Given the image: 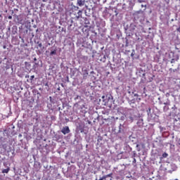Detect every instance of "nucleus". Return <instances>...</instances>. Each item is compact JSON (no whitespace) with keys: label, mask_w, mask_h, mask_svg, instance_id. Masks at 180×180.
Segmentation results:
<instances>
[{"label":"nucleus","mask_w":180,"mask_h":180,"mask_svg":"<svg viewBox=\"0 0 180 180\" xmlns=\"http://www.w3.org/2000/svg\"><path fill=\"white\" fill-rule=\"evenodd\" d=\"M6 137H9V131L4 129L0 131V140H6Z\"/></svg>","instance_id":"f257e3e1"},{"label":"nucleus","mask_w":180,"mask_h":180,"mask_svg":"<svg viewBox=\"0 0 180 180\" xmlns=\"http://www.w3.org/2000/svg\"><path fill=\"white\" fill-rule=\"evenodd\" d=\"M70 131V130L68 126L63 127V129H61V133H63V134H65V135L68 134Z\"/></svg>","instance_id":"f03ea898"},{"label":"nucleus","mask_w":180,"mask_h":180,"mask_svg":"<svg viewBox=\"0 0 180 180\" xmlns=\"http://www.w3.org/2000/svg\"><path fill=\"white\" fill-rule=\"evenodd\" d=\"M135 117H136V116L134 115L131 114V112H130V114L127 117L128 122H130L131 123H133V122L134 121Z\"/></svg>","instance_id":"7ed1b4c3"},{"label":"nucleus","mask_w":180,"mask_h":180,"mask_svg":"<svg viewBox=\"0 0 180 180\" xmlns=\"http://www.w3.org/2000/svg\"><path fill=\"white\" fill-rule=\"evenodd\" d=\"M78 6H84L85 5V0H77Z\"/></svg>","instance_id":"20e7f679"},{"label":"nucleus","mask_w":180,"mask_h":180,"mask_svg":"<svg viewBox=\"0 0 180 180\" xmlns=\"http://www.w3.org/2000/svg\"><path fill=\"white\" fill-rule=\"evenodd\" d=\"M25 68H27V70H32V65H30V63L29 62H25Z\"/></svg>","instance_id":"39448f33"},{"label":"nucleus","mask_w":180,"mask_h":180,"mask_svg":"<svg viewBox=\"0 0 180 180\" xmlns=\"http://www.w3.org/2000/svg\"><path fill=\"white\" fill-rule=\"evenodd\" d=\"M56 55H57V49H53L50 53V56H56Z\"/></svg>","instance_id":"423d86ee"},{"label":"nucleus","mask_w":180,"mask_h":180,"mask_svg":"<svg viewBox=\"0 0 180 180\" xmlns=\"http://www.w3.org/2000/svg\"><path fill=\"white\" fill-rule=\"evenodd\" d=\"M88 70H83V77H84V78H86V77H88Z\"/></svg>","instance_id":"0eeeda50"},{"label":"nucleus","mask_w":180,"mask_h":180,"mask_svg":"<svg viewBox=\"0 0 180 180\" xmlns=\"http://www.w3.org/2000/svg\"><path fill=\"white\" fill-rule=\"evenodd\" d=\"M9 167H8L7 169H4L3 170H2V173L3 174H8V172H9Z\"/></svg>","instance_id":"6e6552de"},{"label":"nucleus","mask_w":180,"mask_h":180,"mask_svg":"<svg viewBox=\"0 0 180 180\" xmlns=\"http://www.w3.org/2000/svg\"><path fill=\"white\" fill-rule=\"evenodd\" d=\"M169 110V107H167V106H165L163 108V112H167Z\"/></svg>","instance_id":"1a4fd4ad"},{"label":"nucleus","mask_w":180,"mask_h":180,"mask_svg":"<svg viewBox=\"0 0 180 180\" xmlns=\"http://www.w3.org/2000/svg\"><path fill=\"white\" fill-rule=\"evenodd\" d=\"M167 157H168V153H164L162 154V158H167Z\"/></svg>","instance_id":"9d476101"},{"label":"nucleus","mask_w":180,"mask_h":180,"mask_svg":"<svg viewBox=\"0 0 180 180\" xmlns=\"http://www.w3.org/2000/svg\"><path fill=\"white\" fill-rule=\"evenodd\" d=\"M112 175H113V174H112V173L107 174L105 178H112Z\"/></svg>","instance_id":"9b49d317"},{"label":"nucleus","mask_w":180,"mask_h":180,"mask_svg":"<svg viewBox=\"0 0 180 180\" xmlns=\"http://www.w3.org/2000/svg\"><path fill=\"white\" fill-rule=\"evenodd\" d=\"M147 113L148 115H149L150 113H151V108H148L147 110Z\"/></svg>","instance_id":"f8f14e48"},{"label":"nucleus","mask_w":180,"mask_h":180,"mask_svg":"<svg viewBox=\"0 0 180 180\" xmlns=\"http://www.w3.org/2000/svg\"><path fill=\"white\" fill-rule=\"evenodd\" d=\"M164 105H167V106H169V105H171V103L169 102V101H168L166 103H164Z\"/></svg>","instance_id":"ddd939ff"},{"label":"nucleus","mask_w":180,"mask_h":180,"mask_svg":"<svg viewBox=\"0 0 180 180\" xmlns=\"http://www.w3.org/2000/svg\"><path fill=\"white\" fill-rule=\"evenodd\" d=\"M34 78V75H32L31 77H30V80L31 81H33V79Z\"/></svg>","instance_id":"4468645a"},{"label":"nucleus","mask_w":180,"mask_h":180,"mask_svg":"<svg viewBox=\"0 0 180 180\" xmlns=\"http://www.w3.org/2000/svg\"><path fill=\"white\" fill-rule=\"evenodd\" d=\"M176 31L179 32V33H180V27L176 29Z\"/></svg>","instance_id":"2eb2a0df"},{"label":"nucleus","mask_w":180,"mask_h":180,"mask_svg":"<svg viewBox=\"0 0 180 180\" xmlns=\"http://www.w3.org/2000/svg\"><path fill=\"white\" fill-rule=\"evenodd\" d=\"M43 46V44H41V43L39 44V47H41Z\"/></svg>","instance_id":"dca6fc26"},{"label":"nucleus","mask_w":180,"mask_h":180,"mask_svg":"<svg viewBox=\"0 0 180 180\" xmlns=\"http://www.w3.org/2000/svg\"><path fill=\"white\" fill-rule=\"evenodd\" d=\"M131 57H134V53H131Z\"/></svg>","instance_id":"f3484780"},{"label":"nucleus","mask_w":180,"mask_h":180,"mask_svg":"<svg viewBox=\"0 0 180 180\" xmlns=\"http://www.w3.org/2000/svg\"><path fill=\"white\" fill-rule=\"evenodd\" d=\"M146 5L145 6L143 4L141 5V8H144V7L146 8Z\"/></svg>","instance_id":"a211bd4d"},{"label":"nucleus","mask_w":180,"mask_h":180,"mask_svg":"<svg viewBox=\"0 0 180 180\" xmlns=\"http://www.w3.org/2000/svg\"><path fill=\"white\" fill-rule=\"evenodd\" d=\"M8 18V19H12V16L11 15H9Z\"/></svg>","instance_id":"6ab92c4d"},{"label":"nucleus","mask_w":180,"mask_h":180,"mask_svg":"<svg viewBox=\"0 0 180 180\" xmlns=\"http://www.w3.org/2000/svg\"><path fill=\"white\" fill-rule=\"evenodd\" d=\"M139 147H140V145L137 144L136 148H139Z\"/></svg>","instance_id":"aec40b11"},{"label":"nucleus","mask_w":180,"mask_h":180,"mask_svg":"<svg viewBox=\"0 0 180 180\" xmlns=\"http://www.w3.org/2000/svg\"><path fill=\"white\" fill-rule=\"evenodd\" d=\"M105 179V177H102L101 179H100L99 180H103Z\"/></svg>","instance_id":"412c9836"},{"label":"nucleus","mask_w":180,"mask_h":180,"mask_svg":"<svg viewBox=\"0 0 180 180\" xmlns=\"http://www.w3.org/2000/svg\"><path fill=\"white\" fill-rule=\"evenodd\" d=\"M102 99H105V96H102Z\"/></svg>","instance_id":"4be33fe9"},{"label":"nucleus","mask_w":180,"mask_h":180,"mask_svg":"<svg viewBox=\"0 0 180 180\" xmlns=\"http://www.w3.org/2000/svg\"><path fill=\"white\" fill-rule=\"evenodd\" d=\"M133 162H136V159H134V161H133Z\"/></svg>","instance_id":"5701e85b"},{"label":"nucleus","mask_w":180,"mask_h":180,"mask_svg":"<svg viewBox=\"0 0 180 180\" xmlns=\"http://www.w3.org/2000/svg\"><path fill=\"white\" fill-rule=\"evenodd\" d=\"M34 61H36V60H37V59H36V58H34Z\"/></svg>","instance_id":"b1692460"},{"label":"nucleus","mask_w":180,"mask_h":180,"mask_svg":"<svg viewBox=\"0 0 180 180\" xmlns=\"http://www.w3.org/2000/svg\"><path fill=\"white\" fill-rule=\"evenodd\" d=\"M77 8V9H79V7H76Z\"/></svg>","instance_id":"393cba45"},{"label":"nucleus","mask_w":180,"mask_h":180,"mask_svg":"<svg viewBox=\"0 0 180 180\" xmlns=\"http://www.w3.org/2000/svg\"><path fill=\"white\" fill-rule=\"evenodd\" d=\"M138 151H140V149H139Z\"/></svg>","instance_id":"a878e982"}]
</instances>
